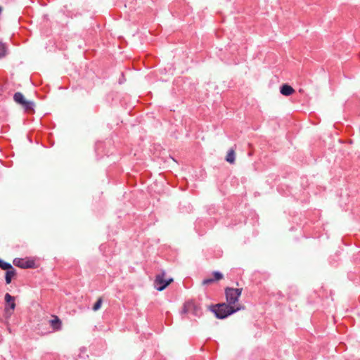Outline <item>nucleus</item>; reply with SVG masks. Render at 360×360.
Wrapping results in <instances>:
<instances>
[{"label": "nucleus", "mask_w": 360, "mask_h": 360, "mask_svg": "<svg viewBox=\"0 0 360 360\" xmlns=\"http://www.w3.org/2000/svg\"><path fill=\"white\" fill-rule=\"evenodd\" d=\"M13 263L15 266L22 269L35 268V262L32 259L15 258L13 259Z\"/></svg>", "instance_id": "7"}, {"label": "nucleus", "mask_w": 360, "mask_h": 360, "mask_svg": "<svg viewBox=\"0 0 360 360\" xmlns=\"http://www.w3.org/2000/svg\"><path fill=\"white\" fill-rule=\"evenodd\" d=\"M3 263L6 264V266L1 265L0 268L3 270H6L5 280L6 284H9L11 283L12 278L16 275V271L10 263L6 262L4 260Z\"/></svg>", "instance_id": "6"}, {"label": "nucleus", "mask_w": 360, "mask_h": 360, "mask_svg": "<svg viewBox=\"0 0 360 360\" xmlns=\"http://www.w3.org/2000/svg\"><path fill=\"white\" fill-rule=\"evenodd\" d=\"M13 100L23 108L25 112L34 113L35 103L33 101L27 100L22 93L17 91L13 96Z\"/></svg>", "instance_id": "2"}, {"label": "nucleus", "mask_w": 360, "mask_h": 360, "mask_svg": "<svg viewBox=\"0 0 360 360\" xmlns=\"http://www.w3.org/2000/svg\"><path fill=\"white\" fill-rule=\"evenodd\" d=\"M1 12H2V7L0 6V14L1 13Z\"/></svg>", "instance_id": "20"}, {"label": "nucleus", "mask_w": 360, "mask_h": 360, "mask_svg": "<svg viewBox=\"0 0 360 360\" xmlns=\"http://www.w3.org/2000/svg\"><path fill=\"white\" fill-rule=\"evenodd\" d=\"M182 312L184 314H192L194 316H200L201 314V309L193 301L186 302L183 307Z\"/></svg>", "instance_id": "5"}, {"label": "nucleus", "mask_w": 360, "mask_h": 360, "mask_svg": "<svg viewBox=\"0 0 360 360\" xmlns=\"http://www.w3.org/2000/svg\"><path fill=\"white\" fill-rule=\"evenodd\" d=\"M272 82H278V78L277 77H274L273 79H271Z\"/></svg>", "instance_id": "17"}, {"label": "nucleus", "mask_w": 360, "mask_h": 360, "mask_svg": "<svg viewBox=\"0 0 360 360\" xmlns=\"http://www.w3.org/2000/svg\"><path fill=\"white\" fill-rule=\"evenodd\" d=\"M125 81H126V79H125L124 74V72H122L121 75H120V78L118 79V83L120 84H122L123 83L125 82Z\"/></svg>", "instance_id": "15"}, {"label": "nucleus", "mask_w": 360, "mask_h": 360, "mask_svg": "<svg viewBox=\"0 0 360 360\" xmlns=\"http://www.w3.org/2000/svg\"><path fill=\"white\" fill-rule=\"evenodd\" d=\"M8 54V49L6 44L0 41V59L4 58Z\"/></svg>", "instance_id": "12"}, {"label": "nucleus", "mask_w": 360, "mask_h": 360, "mask_svg": "<svg viewBox=\"0 0 360 360\" xmlns=\"http://www.w3.org/2000/svg\"><path fill=\"white\" fill-rule=\"evenodd\" d=\"M165 272L162 271L160 274L155 276L154 281V285L156 290L162 291L165 290L171 283L173 282V278L165 279Z\"/></svg>", "instance_id": "4"}, {"label": "nucleus", "mask_w": 360, "mask_h": 360, "mask_svg": "<svg viewBox=\"0 0 360 360\" xmlns=\"http://www.w3.org/2000/svg\"><path fill=\"white\" fill-rule=\"evenodd\" d=\"M225 160L226 162H228L230 164L235 163V160H236L235 148H232L228 150Z\"/></svg>", "instance_id": "11"}, {"label": "nucleus", "mask_w": 360, "mask_h": 360, "mask_svg": "<svg viewBox=\"0 0 360 360\" xmlns=\"http://www.w3.org/2000/svg\"><path fill=\"white\" fill-rule=\"evenodd\" d=\"M210 311L214 314L215 316L219 319H224L229 316L244 309L243 306H231L225 302L212 304L209 307Z\"/></svg>", "instance_id": "1"}, {"label": "nucleus", "mask_w": 360, "mask_h": 360, "mask_svg": "<svg viewBox=\"0 0 360 360\" xmlns=\"http://www.w3.org/2000/svg\"><path fill=\"white\" fill-rule=\"evenodd\" d=\"M15 308V297L9 293L5 295V307L4 310L6 314L10 315Z\"/></svg>", "instance_id": "8"}, {"label": "nucleus", "mask_w": 360, "mask_h": 360, "mask_svg": "<svg viewBox=\"0 0 360 360\" xmlns=\"http://www.w3.org/2000/svg\"><path fill=\"white\" fill-rule=\"evenodd\" d=\"M279 90H295L290 85L288 84H283L279 87Z\"/></svg>", "instance_id": "14"}, {"label": "nucleus", "mask_w": 360, "mask_h": 360, "mask_svg": "<svg viewBox=\"0 0 360 360\" xmlns=\"http://www.w3.org/2000/svg\"><path fill=\"white\" fill-rule=\"evenodd\" d=\"M283 95L288 96L292 94L294 91H280Z\"/></svg>", "instance_id": "16"}, {"label": "nucleus", "mask_w": 360, "mask_h": 360, "mask_svg": "<svg viewBox=\"0 0 360 360\" xmlns=\"http://www.w3.org/2000/svg\"><path fill=\"white\" fill-rule=\"evenodd\" d=\"M58 89H59V90H63V89H64V88H63V87H62V86H60Z\"/></svg>", "instance_id": "19"}, {"label": "nucleus", "mask_w": 360, "mask_h": 360, "mask_svg": "<svg viewBox=\"0 0 360 360\" xmlns=\"http://www.w3.org/2000/svg\"><path fill=\"white\" fill-rule=\"evenodd\" d=\"M213 278H205L202 281V283L204 285H210L215 281L221 280L224 278L223 274L219 271H214L212 273Z\"/></svg>", "instance_id": "9"}, {"label": "nucleus", "mask_w": 360, "mask_h": 360, "mask_svg": "<svg viewBox=\"0 0 360 360\" xmlns=\"http://www.w3.org/2000/svg\"><path fill=\"white\" fill-rule=\"evenodd\" d=\"M243 288H233L226 287L224 289L226 304L233 306L238 301L241 295Z\"/></svg>", "instance_id": "3"}, {"label": "nucleus", "mask_w": 360, "mask_h": 360, "mask_svg": "<svg viewBox=\"0 0 360 360\" xmlns=\"http://www.w3.org/2000/svg\"><path fill=\"white\" fill-rule=\"evenodd\" d=\"M4 266L5 264L3 263V260L1 259H0V266Z\"/></svg>", "instance_id": "18"}, {"label": "nucleus", "mask_w": 360, "mask_h": 360, "mask_svg": "<svg viewBox=\"0 0 360 360\" xmlns=\"http://www.w3.org/2000/svg\"><path fill=\"white\" fill-rule=\"evenodd\" d=\"M53 319L50 320V325L53 330H60L62 328V321L57 316H53Z\"/></svg>", "instance_id": "10"}, {"label": "nucleus", "mask_w": 360, "mask_h": 360, "mask_svg": "<svg viewBox=\"0 0 360 360\" xmlns=\"http://www.w3.org/2000/svg\"><path fill=\"white\" fill-rule=\"evenodd\" d=\"M102 302H103L102 298L99 297L98 299V300L96 302V303L94 304L92 309L94 311H98L101 308Z\"/></svg>", "instance_id": "13"}]
</instances>
